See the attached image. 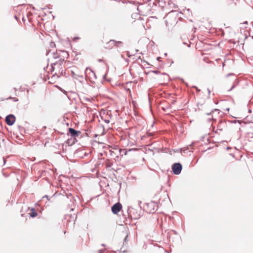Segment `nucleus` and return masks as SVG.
Instances as JSON below:
<instances>
[{
    "label": "nucleus",
    "mask_w": 253,
    "mask_h": 253,
    "mask_svg": "<svg viewBox=\"0 0 253 253\" xmlns=\"http://www.w3.org/2000/svg\"><path fill=\"white\" fill-rule=\"evenodd\" d=\"M180 19L178 13L175 11H172L167 14L165 17V22L167 27L172 28L177 24Z\"/></svg>",
    "instance_id": "1"
},
{
    "label": "nucleus",
    "mask_w": 253,
    "mask_h": 253,
    "mask_svg": "<svg viewBox=\"0 0 253 253\" xmlns=\"http://www.w3.org/2000/svg\"><path fill=\"white\" fill-rule=\"evenodd\" d=\"M62 55H60L64 57L63 59L60 58L58 61H57L55 63H54L53 66L52 67L53 70L56 68H59L60 66L63 65L64 67L68 66L70 67V63L69 61H65L64 58H68L69 55L68 52L66 51H61Z\"/></svg>",
    "instance_id": "2"
},
{
    "label": "nucleus",
    "mask_w": 253,
    "mask_h": 253,
    "mask_svg": "<svg viewBox=\"0 0 253 253\" xmlns=\"http://www.w3.org/2000/svg\"><path fill=\"white\" fill-rule=\"evenodd\" d=\"M172 171L175 174H179L182 169V166L180 163H175L172 166Z\"/></svg>",
    "instance_id": "3"
},
{
    "label": "nucleus",
    "mask_w": 253,
    "mask_h": 253,
    "mask_svg": "<svg viewBox=\"0 0 253 253\" xmlns=\"http://www.w3.org/2000/svg\"><path fill=\"white\" fill-rule=\"evenodd\" d=\"M122 209V205L119 202L114 204L111 208L112 212L117 214Z\"/></svg>",
    "instance_id": "4"
},
{
    "label": "nucleus",
    "mask_w": 253,
    "mask_h": 253,
    "mask_svg": "<svg viewBox=\"0 0 253 253\" xmlns=\"http://www.w3.org/2000/svg\"><path fill=\"white\" fill-rule=\"evenodd\" d=\"M155 204L153 202L147 203L145 206V210L147 212L152 213L154 212L155 210L154 209Z\"/></svg>",
    "instance_id": "5"
},
{
    "label": "nucleus",
    "mask_w": 253,
    "mask_h": 253,
    "mask_svg": "<svg viewBox=\"0 0 253 253\" xmlns=\"http://www.w3.org/2000/svg\"><path fill=\"white\" fill-rule=\"evenodd\" d=\"M15 121V118L13 115H9L6 117L5 122L9 125H12Z\"/></svg>",
    "instance_id": "6"
},
{
    "label": "nucleus",
    "mask_w": 253,
    "mask_h": 253,
    "mask_svg": "<svg viewBox=\"0 0 253 253\" xmlns=\"http://www.w3.org/2000/svg\"><path fill=\"white\" fill-rule=\"evenodd\" d=\"M69 132L71 135L74 137H78L81 133V131H77L73 128H69Z\"/></svg>",
    "instance_id": "7"
},
{
    "label": "nucleus",
    "mask_w": 253,
    "mask_h": 253,
    "mask_svg": "<svg viewBox=\"0 0 253 253\" xmlns=\"http://www.w3.org/2000/svg\"><path fill=\"white\" fill-rule=\"evenodd\" d=\"M117 43H120L121 42H116L114 40H110L107 43L106 46H105V48L107 49H111L113 48V47Z\"/></svg>",
    "instance_id": "8"
},
{
    "label": "nucleus",
    "mask_w": 253,
    "mask_h": 253,
    "mask_svg": "<svg viewBox=\"0 0 253 253\" xmlns=\"http://www.w3.org/2000/svg\"><path fill=\"white\" fill-rule=\"evenodd\" d=\"M115 150H116V151L118 150V151L119 152L120 154L122 156H123L124 155H126V154H127V151H126V149H115Z\"/></svg>",
    "instance_id": "9"
},
{
    "label": "nucleus",
    "mask_w": 253,
    "mask_h": 253,
    "mask_svg": "<svg viewBox=\"0 0 253 253\" xmlns=\"http://www.w3.org/2000/svg\"><path fill=\"white\" fill-rule=\"evenodd\" d=\"M30 216L32 217H34L37 216L38 213L37 212L35 211L34 209H32L31 210V212L30 213Z\"/></svg>",
    "instance_id": "10"
},
{
    "label": "nucleus",
    "mask_w": 253,
    "mask_h": 253,
    "mask_svg": "<svg viewBox=\"0 0 253 253\" xmlns=\"http://www.w3.org/2000/svg\"><path fill=\"white\" fill-rule=\"evenodd\" d=\"M10 99H12L13 101L16 102L18 101V99L17 98H11L9 97Z\"/></svg>",
    "instance_id": "11"
},
{
    "label": "nucleus",
    "mask_w": 253,
    "mask_h": 253,
    "mask_svg": "<svg viewBox=\"0 0 253 253\" xmlns=\"http://www.w3.org/2000/svg\"><path fill=\"white\" fill-rule=\"evenodd\" d=\"M155 73H158V71H155Z\"/></svg>",
    "instance_id": "12"
}]
</instances>
